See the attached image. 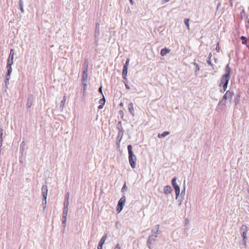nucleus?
<instances>
[{
    "label": "nucleus",
    "instance_id": "3c124183",
    "mask_svg": "<svg viewBox=\"0 0 249 249\" xmlns=\"http://www.w3.org/2000/svg\"><path fill=\"white\" fill-rule=\"evenodd\" d=\"M123 79H124V83L125 82L126 84L128 83V80L126 78V76L123 77Z\"/></svg>",
    "mask_w": 249,
    "mask_h": 249
},
{
    "label": "nucleus",
    "instance_id": "39448f33",
    "mask_svg": "<svg viewBox=\"0 0 249 249\" xmlns=\"http://www.w3.org/2000/svg\"><path fill=\"white\" fill-rule=\"evenodd\" d=\"M125 201L126 197L124 196H122L120 199L119 200L116 209V211L118 213H120L122 211Z\"/></svg>",
    "mask_w": 249,
    "mask_h": 249
},
{
    "label": "nucleus",
    "instance_id": "37998d69",
    "mask_svg": "<svg viewBox=\"0 0 249 249\" xmlns=\"http://www.w3.org/2000/svg\"><path fill=\"white\" fill-rule=\"evenodd\" d=\"M129 61H130V59L129 58H127L126 59L125 63L124 66H126V67H128Z\"/></svg>",
    "mask_w": 249,
    "mask_h": 249
},
{
    "label": "nucleus",
    "instance_id": "ddd939ff",
    "mask_svg": "<svg viewBox=\"0 0 249 249\" xmlns=\"http://www.w3.org/2000/svg\"><path fill=\"white\" fill-rule=\"evenodd\" d=\"M13 63H7V71L5 74V76H7V77L10 76L11 74L12 71V65Z\"/></svg>",
    "mask_w": 249,
    "mask_h": 249
},
{
    "label": "nucleus",
    "instance_id": "c85d7f7f",
    "mask_svg": "<svg viewBox=\"0 0 249 249\" xmlns=\"http://www.w3.org/2000/svg\"><path fill=\"white\" fill-rule=\"evenodd\" d=\"M88 66H89V63H88V60H86L83 64V70H85V71H86V70H88Z\"/></svg>",
    "mask_w": 249,
    "mask_h": 249
},
{
    "label": "nucleus",
    "instance_id": "2f4dec72",
    "mask_svg": "<svg viewBox=\"0 0 249 249\" xmlns=\"http://www.w3.org/2000/svg\"><path fill=\"white\" fill-rule=\"evenodd\" d=\"M105 103H106V99H105L104 96H103V98L100 99V100L99 101V103L102 105H105Z\"/></svg>",
    "mask_w": 249,
    "mask_h": 249
},
{
    "label": "nucleus",
    "instance_id": "f03ea898",
    "mask_svg": "<svg viewBox=\"0 0 249 249\" xmlns=\"http://www.w3.org/2000/svg\"><path fill=\"white\" fill-rule=\"evenodd\" d=\"M127 149L128 153L129 163L131 168L134 169L136 167V161L137 160V158L133 153L132 151V146L131 144L127 145Z\"/></svg>",
    "mask_w": 249,
    "mask_h": 249
},
{
    "label": "nucleus",
    "instance_id": "5701e85b",
    "mask_svg": "<svg viewBox=\"0 0 249 249\" xmlns=\"http://www.w3.org/2000/svg\"><path fill=\"white\" fill-rule=\"evenodd\" d=\"M170 134V132L169 131H164L163 133L161 134H158V137L159 138H161L166 137Z\"/></svg>",
    "mask_w": 249,
    "mask_h": 249
},
{
    "label": "nucleus",
    "instance_id": "c03bdc74",
    "mask_svg": "<svg viewBox=\"0 0 249 249\" xmlns=\"http://www.w3.org/2000/svg\"><path fill=\"white\" fill-rule=\"evenodd\" d=\"M126 190V184L125 183L123 187H122V189H121V191L122 192H124L125 190Z\"/></svg>",
    "mask_w": 249,
    "mask_h": 249
},
{
    "label": "nucleus",
    "instance_id": "13d9d810",
    "mask_svg": "<svg viewBox=\"0 0 249 249\" xmlns=\"http://www.w3.org/2000/svg\"><path fill=\"white\" fill-rule=\"evenodd\" d=\"M212 56V53H210V54L208 55V59H211Z\"/></svg>",
    "mask_w": 249,
    "mask_h": 249
},
{
    "label": "nucleus",
    "instance_id": "423d86ee",
    "mask_svg": "<svg viewBox=\"0 0 249 249\" xmlns=\"http://www.w3.org/2000/svg\"><path fill=\"white\" fill-rule=\"evenodd\" d=\"M231 71V69L229 66V64H228L225 68V73L223 74L221 77L230 80Z\"/></svg>",
    "mask_w": 249,
    "mask_h": 249
},
{
    "label": "nucleus",
    "instance_id": "58836bf2",
    "mask_svg": "<svg viewBox=\"0 0 249 249\" xmlns=\"http://www.w3.org/2000/svg\"><path fill=\"white\" fill-rule=\"evenodd\" d=\"M215 50L217 51V52H220V46H219V42H218L216 44Z\"/></svg>",
    "mask_w": 249,
    "mask_h": 249
},
{
    "label": "nucleus",
    "instance_id": "0eeeda50",
    "mask_svg": "<svg viewBox=\"0 0 249 249\" xmlns=\"http://www.w3.org/2000/svg\"><path fill=\"white\" fill-rule=\"evenodd\" d=\"M229 80L221 77L219 87L220 88H227Z\"/></svg>",
    "mask_w": 249,
    "mask_h": 249
},
{
    "label": "nucleus",
    "instance_id": "c9c22d12",
    "mask_svg": "<svg viewBox=\"0 0 249 249\" xmlns=\"http://www.w3.org/2000/svg\"><path fill=\"white\" fill-rule=\"evenodd\" d=\"M194 65L196 66L195 72L196 73L199 71L200 68L198 65L197 63H194Z\"/></svg>",
    "mask_w": 249,
    "mask_h": 249
},
{
    "label": "nucleus",
    "instance_id": "cd10ccee",
    "mask_svg": "<svg viewBox=\"0 0 249 249\" xmlns=\"http://www.w3.org/2000/svg\"><path fill=\"white\" fill-rule=\"evenodd\" d=\"M179 195H180V196H181V198H184V196L185 195V182H184L183 188L180 194H179Z\"/></svg>",
    "mask_w": 249,
    "mask_h": 249
},
{
    "label": "nucleus",
    "instance_id": "49530a36",
    "mask_svg": "<svg viewBox=\"0 0 249 249\" xmlns=\"http://www.w3.org/2000/svg\"><path fill=\"white\" fill-rule=\"evenodd\" d=\"M227 88H222V89H221L220 90H219V91L220 93H224L227 89Z\"/></svg>",
    "mask_w": 249,
    "mask_h": 249
},
{
    "label": "nucleus",
    "instance_id": "dca6fc26",
    "mask_svg": "<svg viewBox=\"0 0 249 249\" xmlns=\"http://www.w3.org/2000/svg\"><path fill=\"white\" fill-rule=\"evenodd\" d=\"M128 108L129 112L130 113V114L132 115V116L133 117L135 115L134 113V109L133 107V105L132 103H129L128 106Z\"/></svg>",
    "mask_w": 249,
    "mask_h": 249
},
{
    "label": "nucleus",
    "instance_id": "473e14b6",
    "mask_svg": "<svg viewBox=\"0 0 249 249\" xmlns=\"http://www.w3.org/2000/svg\"><path fill=\"white\" fill-rule=\"evenodd\" d=\"M99 34H100L99 28H95V33H94L95 37L96 38V37H98V36H99Z\"/></svg>",
    "mask_w": 249,
    "mask_h": 249
},
{
    "label": "nucleus",
    "instance_id": "a878e982",
    "mask_svg": "<svg viewBox=\"0 0 249 249\" xmlns=\"http://www.w3.org/2000/svg\"><path fill=\"white\" fill-rule=\"evenodd\" d=\"M124 131H120L118 132L117 139L122 140L124 135Z\"/></svg>",
    "mask_w": 249,
    "mask_h": 249
},
{
    "label": "nucleus",
    "instance_id": "f704fd0d",
    "mask_svg": "<svg viewBox=\"0 0 249 249\" xmlns=\"http://www.w3.org/2000/svg\"><path fill=\"white\" fill-rule=\"evenodd\" d=\"M46 203H47V201H46V199H45L43 197V200H42V205L43 206V209H44V210H45V209L46 208Z\"/></svg>",
    "mask_w": 249,
    "mask_h": 249
},
{
    "label": "nucleus",
    "instance_id": "72a5a7b5",
    "mask_svg": "<svg viewBox=\"0 0 249 249\" xmlns=\"http://www.w3.org/2000/svg\"><path fill=\"white\" fill-rule=\"evenodd\" d=\"M189 20L190 19L189 18L184 19V24L186 26L188 30H189Z\"/></svg>",
    "mask_w": 249,
    "mask_h": 249
},
{
    "label": "nucleus",
    "instance_id": "6e6552de",
    "mask_svg": "<svg viewBox=\"0 0 249 249\" xmlns=\"http://www.w3.org/2000/svg\"><path fill=\"white\" fill-rule=\"evenodd\" d=\"M107 238V234H105L101 239L98 245L97 249H103V246L105 244V241Z\"/></svg>",
    "mask_w": 249,
    "mask_h": 249
},
{
    "label": "nucleus",
    "instance_id": "4be33fe9",
    "mask_svg": "<svg viewBox=\"0 0 249 249\" xmlns=\"http://www.w3.org/2000/svg\"><path fill=\"white\" fill-rule=\"evenodd\" d=\"M128 67H126V66H124L123 71H122V76L123 77H125V76H127Z\"/></svg>",
    "mask_w": 249,
    "mask_h": 249
},
{
    "label": "nucleus",
    "instance_id": "603ef678",
    "mask_svg": "<svg viewBox=\"0 0 249 249\" xmlns=\"http://www.w3.org/2000/svg\"><path fill=\"white\" fill-rule=\"evenodd\" d=\"M124 84H125V86L126 89H130V87H129V86L128 85L127 83V84H126V83H125V82H124Z\"/></svg>",
    "mask_w": 249,
    "mask_h": 249
},
{
    "label": "nucleus",
    "instance_id": "1a4fd4ad",
    "mask_svg": "<svg viewBox=\"0 0 249 249\" xmlns=\"http://www.w3.org/2000/svg\"><path fill=\"white\" fill-rule=\"evenodd\" d=\"M88 79V70H83L82 73V85H86V83H87Z\"/></svg>",
    "mask_w": 249,
    "mask_h": 249
},
{
    "label": "nucleus",
    "instance_id": "864d4df0",
    "mask_svg": "<svg viewBox=\"0 0 249 249\" xmlns=\"http://www.w3.org/2000/svg\"><path fill=\"white\" fill-rule=\"evenodd\" d=\"M104 105H102L101 104H100L98 107V108L100 109H102L103 108V107H104Z\"/></svg>",
    "mask_w": 249,
    "mask_h": 249
},
{
    "label": "nucleus",
    "instance_id": "0e129e2a",
    "mask_svg": "<svg viewBox=\"0 0 249 249\" xmlns=\"http://www.w3.org/2000/svg\"><path fill=\"white\" fill-rule=\"evenodd\" d=\"M230 1L231 2V5H232V0H230Z\"/></svg>",
    "mask_w": 249,
    "mask_h": 249
},
{
    "label": "nucleus",
    "instance_id": "ea45409f",
    "mask_svg": "<svg viewBox=\"0 0 249 249\" xmlns=\"http://www.w3.org/2000/svg\"><path fill=\"white\" fill-rule=\"evenodd\" d=\"M66 221L67 220H62V226L63 227V230H64V229L66 227Z\"/></svg>",
    "mask_w": 249,
    "mask_h": 249
},
{
    "label": "nucleus",
    "instance_id": "69168bd1",
    "mask_svg": "<svg viewBox=\"0 0 249 249\" xmlns=\"http://www.w3.org/2000/svg\"><path fill=\"white\" fill-rule=\"evenodd\" d=\"M123 103H121L120 104V106H123Z\"/></svg>",
    "mask_w": 249,
    "mask_h": 249
},
{
    "label": "nucleus",
    "instance_id": "7ed1b4c3",
    "mask_svg": "<svg viewBox=\"0 0 249 249\" xmlns=\"http://www.w3.org/2000/svg\"><path fill=\"white\" fill-rule=\"evenodd\" d=\"M177 177H174L171 180V184L175 190L176 199H178L180 194V187L177 183Z\"/></svg>",
    "mask_w": 249,
    "mask_h": 249
},
{
    "label": "nucleus",
    "instance_id": "4468645a",
    "mask_svg": "<svg viewBox=\"0 0 249 249\" xmlns=\"http://www.w3.org/2000/svg\"><path fill=\"white\" fill-rule=\"evenodd\" d=\"M241 236L243 238H247L246 234L247 231V227L245 225H243L241 228Z\"/></svg>",
    "mask_w": 249,
    "mask_h": 249
},
{
    "label": "nucleus",
    "instance_id": "de8ad7c7",
    "mask_svg": "<svg viewBox=\"0 0 249 249\" xmlns=\"http://www.w3.org/2000/svg\"><path fill=\"white\" fill-rule=\"evenodd\" d=\"M114 249H121V247H120V244L119 243H117L115 248H114Z\"/></svg>",
    "mask_w": 249,
    "mask_h": 249
},
{
    "label": "nucleus",
    "instance_id": "a211bd4d",
    "mask_svg": "<svg viewBox=\"0 0 249 249\" xmlns=\"http://www.w3.org/2000/svg\"><path fill=\"white\" fill-rule=\"evenodd\" d=\"M159 225H156L154 228L152 229L151 232L153 233H156V235H157L159 233Z\"/></svg>",
    "mask_w": 249,
    "mask_h": 249
},
{
    "label": "nucleus",
    "instance_id": "412c9836",
    "mask_svg": "<svg viewBox=\"0 0 249 249\" xmlns=\"http://www.w3.org/2000/svg\"><path fill=\"white\" fill-rule=\"evenodd\" d=\"M66 102V97L64 96L63 98V99L62 100L61 102V105L60 106V110L62 112L63 110L64 106L65 105Z\"/></svg>",
    "mask_w": 249,
    "mask_h": 249
},
{
    "label": "nucleus",
    "instance_id": "2eb2a0df",
    "mask_svg": "<svg viewBox=\"0 0 249 249\" xmlns=\"http://www.w3.org/2000/svg\"><path fill=\"white\" fill-rule=\"evenodd\" d=\"M173 190L172 188L169 185H166L164 188V193L165 195H167L168 194L171 193Z\"/></svg>",
    "mask_w": 249,
    "mask_h": 249
},
{
    "label": "nucleus",
    "instance_id": "c756f323",
    "mask_svg": "<svg viewBox=\"0 0 249 249\" xmlns=\"http://www.w3.org/2000/svg\"><path fill=\"white\" fill-rule=\"evenodd\" d=\"M68 206L69 205H64L63 209V214L67 215L68 212Z\"/></svg>",
    "mask_w": 249,
    "mask_h": 249
},
{
    "label": "nucleus",
    "instance_id": "f3484780",
    "mask_svg": "<svg viewBox=\"0 0 249 249\" xmlns=\"http://www.w3.org/2000/svg\"><path fill=\"white\" fill-rule=\"evenodd\" d=\"M170 52V50L169 49L164 48L162 49L160 51V55L162 56L166 55L167 53H169Z\"/></svg>",
    "mask_w": 249,
    "mask_h": 249
},
{
    "label": "nucleus",
    "instance_id": "5fc2aeb1",
    "mask_svg": "<svg viewBox=\"0 0 249 249\" xmlns=\"http://www.w3.org/2000/svg\"><path fill=\"white\" fill-rule=\"evenodd\" d=\"M3 141H0V151L1 152V146L2 145Z\"/></svg>",
    "mask_w": 249,
    "mask_h": 249
},
{
    "label": "nucleus",
    "instance_id": "6ab92c4d",
    "mask_svg": "<svg viewBox=\"0 0 249 249\" xmlns=\"http://www.w3.org/2000/svg\"><path fill=\"white\" fill-rule=\"evenodd\" d=\"M70 194L69 192H67L65 196V199L64 203V205H69V199Z\"/></svg>",
    "mask_w": 249,
    "mask_h": 249
},
{
    "label": "nucleus",
    "instance_id": "b1692460",
    "mask_svg": "<svg viewBox=\"0 0 249 249\" xmlns=\"http://www.w3.org/2000/svg\"><path fill=\"white\" fill-rule=\"evenodd\" d=\"M241 40H242V44L244 45H247L248 43V39L245 36H241L240 37Z\"/></svg>",
    "mask_w": 249,
    "mask_h": 249
},
{
    "label": "nucleus",
    "instance_id": "a19ab883",
    "mask_svg": "<svg viewBox=\"0 0 249 249\" xmlns=\"http://www.w3.org/2000/svg\"><path fill=\"white\" fill-rule=\"evenodd\" d=\"M2 135H3V129L2 128H0V141L2 140Z\"/></svg>",
    "mask_w": 249,
    "mask_h": 249
},
{
    "label": "nucleus",
    "instance_id": "e2e57ef3",
    "mask_svg": "<svg viewBox=\"0 0 249 249\" xmlns=\"http://www.w3.org/2000/svg\"><path fill=\"white\" fill-rule=\"evenodd\" d=\"M170 0H163L164 2H168Z\"/></svg>",
    "mask_w": 249,
    "mask_h": 249
},
{
    "label": "nucleus",
    "instance_id": "f257e3e1",
    "mask_svg": "<svg viewBox=\"0 0 249 249\" xmlns=\"http://www.w3.org/2000/svg\"><path fill=\"white\" fill-rule=\"evenodd\" d=\"M234 95V91L232 90H228L224 94L221 100L219 102L217 107L216 110L219 111H222L226 107V102L228 99H232Z\"/></svg>",
    "mask_w": 249,
    "mask_h": 249
},
{
    "label": "nucleus",
    "instance_id": "7c9ffc66",
    "mask_svg": "<svg viewBox=\"0 0 249 249\" xmlns=\"http://www.w3.org/2000/svg\"><path fill=\"white\" fill-rule=\"evenodd\" d=\"M10 79V76L7 77V76H5V85L6 87H7L8 85L9 84V80Z\"/></svg>",
    "mask_w": 249,
    "mask_h": 249
},
{
    "label": "nucleus",
    "instance_id": "680f3d73",
    "mask_svg": "<svg viewBox=\"0 0 249 249\" xmlns=\"http://www.w3.org/2000/svg\"><path fill=\"white\" fill-rule=\"evenodd\" d=\"M119 112H120V115H122V114H123V111H122V110H120V111H119Z\"/></svg>",
    "mask_w": 249,
    "mask_h": 249
},
{
    "label": "nucleus",
    "instance_id": "9b49d317",
    "mask_svg": "<svg viewBox=\"0 0 249 249\" xmlns=\"http://www.w3.org/2000/svg\"><path fill=\"white\" fill-rule=\"evenodd\" d=\"M42 195L43 197L45 199H47L48 194V188L46 185H43L41 188Z\"/></svg>",
    "mask_w": 249,
    "mask_h": 249
},
{
    "label": "nucleus",
    "instance_id": "338daca9",
    "mask_svg": "<svg viewBox=\"0 0 249 249\" xmlns=\"http://www.w3.org/2000/svg\"><path fill=\"white\" fill-rule=\"evenodd\" d=\"M229 100H230V103H231V100H232V99H229Z\"/></svg>",
    "mask_w": 249,
    "mask_h": 249
},
{
    "label": "nucleus",
    "instance_id": "bf43d9fd",
    "mask_svg": "<svg viewBox=\"0 0 249 249\" xmlns=\"http://www.w3.org/2000/svg\"><path fill=\"white\" fill-rule=\"evenodd\" d=\"M98 37H97L96 38L95 37V43H97L98 42Z\"/></svg>",
    "mask_w": 249,
    "mask_h": 249
},
{
    "label": "nucleus",
    "instance_id": "79ce46f5",
    "mask_svg": "<svg viewBox=\"0 0 249 249\" xmlns=\"http://www.w3.org/2000/svg\"><path fill=\"white\" fill-rule=\"evenodd\" d=\"M122 140H120L119 139H116V145H117V147L118 148H120V143L121 142Z\"/></svg>",
    "mask_w": 249,
    "mask_h": 249
},
{
    "label": "nucleus",
    "instance_id": "09e8293b",
    "mask_svg": "<svg viewBox=\"0 0 249 249\" xmlns=\"http://www.w3.org/2000/svg\"><path fill=\"white\" fill-rule=\"evenodd\" d=\"M246 242H247V238H243V244L244 245H246Z\"/></svg>",
    "mask_w": 249,
    "mask_h": 249
},
{
    "label": "nucleus",
    "instance_id": "aec40b11",
    "mask_svg": "<svg viewBox=\"0 0 249 249\" xmlns=\"http://www.w3.org/2000/svg\"><path fill=\"white\" fill-rule=\"evenodd\" d=\"M240 94L239 93L236 95V96L234 100V102L235 106L237 105L239 103V102H240Z\"/></svg>",
    "mask_w": 249,
    "mask_h": 249
},
{
    "label": "nucleus",
    "instance_id": "a18cd8bd",
    "mask_svg": "<svg viewBox=\"0 0 249 249\" xmlns=\"http://www.w3.org/2000/svg\"><path fill=\"white\" fill-rule=\"evenodd\" d=\"M102 89H103V87H102V86L101 85L98 89V91H99V92H100L103 95Z\"/></svg>",
    "mask_w": 249,
    "mask_h": 249
},
{
    "label": "nucleus",
    "instance_id": "774afa93",
    "mask_svg": "<svg viewBox=\"0 0 249 249\" xmlns=\"http://www.w3.org/2000/svg\"><path fill=\"white\" fill-rule=\"evenodd\" d=\"M24 143V142H22L21 146L22 145V144Z\"/></svg>",
    "mask_w": 249,
    "mask_h": 249
},
{
    "label": "nucleus",
    "instance_id": "052dcab7",
    "mask_svg": "<svg viewBox=\"0 0 249 249\" xmlns=\"http://www.w3.org/2000/svg\"><path fill=\"white\" fill-rule=\"evenodd\" d=\"M130 1V2L131 3V4H134V1L133 0H129Z\"/></svg>",
    "mask_w": 249,
    "mask_h": 249
},
{
    "label": "nucleus",
    "instance_id": "e433bc0d",
    "mask_svg": "<svg viewBox=\"0 0 249 249\" xmlns=\"http://www.w3.org/2000/svg\"><path fill=\"white\" fill-rule=\"evenodd\" d=\"M178 205L180 206L182 203V201L183 199V198H181V196H178Z\"/></svg>",
    "mask_w": 249,
    "mask_h": 249
},
{
    "label": "nucleus",
    "instance_id": "6e6d98bb",
    "mask_svg": "<svg viewBox=\"0 0 249 249\" xmlns=\"http://www.w3.org/2000/svg\"><path fill=\"white\" fill-rule=\"evenodd\" d=\"M83 86V90H85L86 89V87H87V83H86V85L85 86L84 85H82Z\"/></svg>",
    "mask_w": 249,
    "mask_h": 249
},
{
    "label": "nucleus",
    "instance_id": "4d7b16f0",
    "mask_svg": "<svg viewBox=\"0 0 249 249\" xmlns=\"http://www.w3.org/2000/svg\"><path fill=\"white\" fill-rule=\"evenodd\" d=\"M99 25H100V24L99 22H97L96 23V26H95V28H99Z\"/></svg>",
    "mask_w": 249,
    "mask_h": 249
},
{
    "label": "nucleus",
    "instance_id": "f8f14e48",
    "mask_svg": "<svg viewBox=\"0 0 249 249\" xmlns=\"http://www.w3.org/2000/svg\"><path fill=\"white\" fill-rule=\"evenodd\" d=\"M14 56V51L13 49L10 50V54L7 59V63H13V59Z\"/></svg>",
    "mask_w": 249,
    "mask_h": 249
},
{
    "label": "nucleus",
    "instance_id": "4c0bfd02",
    "mask_svg": "<svg viewBox=\"0 0 249 249\" xmlns=\"http://www.w3.org/2000/svg\"><path fill=\"white\" fill-rule=\"evenodd\" d=\"M207 63L208 64V65L212 67L213 69H214L213 65L212 63L211 59H208V60H207Z\"/></svg>",
    "mask_w": 249,
    "mask_h": 249
},
{
    "label": "nucleus",
    "instance_id": "bb28decb",
    "mask_svg": "<svg viewBox=\"0 0 249 249\" xmlns=\"http://www.w3.org/2000/svg\"><path fill=\"white\" fill-rule=\"evenodd\" d=\"M117 129L119 131H124L123 126L122 122L119 121L117 124Z\"/></svg>",
    "mask_w": 249,
    "mask_h": 249
},
{
    "label": "nucleus",
    "instance_id": "393cba45",
    "mask_svg": "<svg viewBox=\"0 0 249 249\" xmlns=\"http://www.w3.org/2000/svg\"><path fill=\"white\" fill-rule=\"evenodd\" d=\"M19 2L20 11L22 13H24V10L23 9V1L22 0H19Z\"/></svg>",
    "mask_w": 249,
    "mask_h": 249
},
{
    "label": "nucleus",
    "instance_id": "8fccbe9b",
    "mask_svg": "<svg viewBox=\"0 0 249 249\" xmlns=\"http://www.w3.org/2000/svg\"><path fill=\"white\" fill-rule=\"evenodd\" d=\"M67 215L62 214V220H67Z\"/></svg>",
    "mask_w": 249,
    "mask_h": 249
},
{
    "label": "nucleus",
    "instance_id": "20e7f679",
    "mask_svg": "<svg viewBox=\"0 0 249 249\" xmlns=\"http://www.w3.org/2000/svg\"><path fill=\"white\" fill-rule=\"evenodd\" d=\"M157 235L152 234L149 235L148 237V240L147 241V246L149 249H153V245H155L157 238Z\"/></svg>",
    "mask_w": 249,
    "mask_h": 249
},
{
    "label": "nucleus",
    "instance_id": "9d476101",
    "mask_svg": "<svg viewBox=\"0 0 249 249\" xmlns=\"http://www.w3.org/2000/svg\"><path fill=\"white\" fill-rule=\"evenodd\" d=\"M34 100V97L33 95L30 94L28 96L27 101V106L28 108H30L32 106Z\"/></svg>",
    "mask_w": 249,
    "mask_h": 249
}]
</instances>
